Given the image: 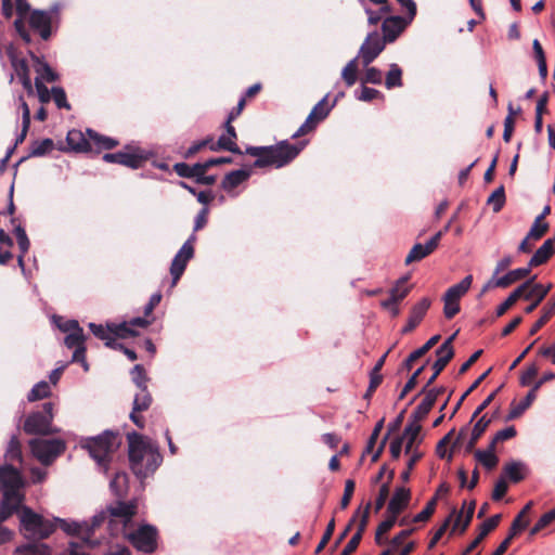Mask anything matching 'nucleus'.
<instances>
[{"label": "nucleus", "mask_w": 555, "mask_h": 555, "mask_svg": "<svg viewBox=\"0 0 555 555\" xmlns=\"http://www.w3.org/2000/svg\"><path fill=\"white\" fill-rule=\"evenodd\" d=\"M137 501H117L108 506V530L112 535H122L139 552L153 553L157 547L156 527L142 524L134 526L132 517L137 514Z\"/></svg>", "instance_id": "f257e3e1"}, {"label": "nucleus", "mask_w": 555, "mask_h": 555, "mask_svg": "<svg viewBox=\"0 0 555 555\" xmlns=\"http://www.w3.org/2000/svg\"><path fill=\"white\" fill-rule=\"evenodd\" d=\"M127 441L132 473L141 480L152 476L163 462L158 444L135 431L127 433Z\"/></svg>", "instance_id": "f03ea898"}, {"label": "nucleus", "mask_w": 555, "mask_h": 555, "mask_svg": "<svg viewBox=\"0 0 555 555\" xmlns=\"http://www.w3.org/2000/svg\"><path fill=\"white\" fill-rule=\"evenodd\" d=\"M120 443L121 437L118 433L105 430L98 436L86 438L81 446L89 452L99 468L106 473L108 469V463Z\"/></svg>", "instance_id": "7ed1b4c3"}, {"label": "nucleus", "mask_w": 555, "mask_h": 555, "mask_svg": "<svg viewBox=\"0 0 555 555\" xmlns=\"http://www.w3.org/2000/svg\"><path fill=\"white\" fill-rule=\"evenodd\" d=\"M108 516L109 514L107 508L106 511H100L96 513L90 521H77L54 517V524L55 528L59 526L66 534L79 537L82 539L83 544L90 547H95L100 544L99 540L93 539L95 530L104 522H108Z\"/></svg>", "instance_id": "20e7f679"}, {"label": "nucleus", "mask_w": 555, "mask_h": 555, "mask_svg": "<svg viewBox=\"0 0 555 555\" xmlns=\"http://www.w3.org/2000/svg\"><path fill=\"white\" fill-rule=\"evenodd\" d=\"M18 516L21 531L27 539L44 540L55 531L54 517L47 519L28 506H22Z\"/></svg>", "instance_id": "39448f33"}, {"label": "nucleus", "mask_w": 555, "mask_h": 555, "mask_svg": "<svg viewBox=\"0 0 555 555\" xmlns=\"http://www.w3.org/2000/svg\"><path fill=\"white\" fill-rule=\"evenodd\" d=\"M305 144V142L291 144L287 141H281L276 145L268 146L266 154L257 158L254 166L257 168L267 166L281 168L292 162L300 153Z\"/></svg>", "instance_id": "423d86ee"}, {"label": "nucleus", "mask_w": 555, "mask_h": 555, "mask_svg": "<svg viewBox=\"0 0 555 555\" xmlns=\"http://www.w3.org/2000/svg\"><path fill=\"white\" fill-rule=\"evenodd\" d=\"M29 446L33 455L46 466L53 463L65 450V443L60 438H34Z\"/></svg>", "instance_id": "0eeeda50"}, {"label": "nucleus", "mask_w": 555, "mask_h": 555, "mask_svg": "<svg viewBox=\"0 0 555 555\" xmlns=\"http://www.w3.org/2000/svg\"><path fill=\"white\" fill-rule=\"evenodd\" d=\"M24 487V480L18 469L10 464L0 466V491L2 496H24L21 489Z\"/></svg>", "instance_id": "6e6552de"}, {"label": "nucleus", "mask_w": 555, "mask_h": 555, "mask_svg": "<svg viewBox=\"0 0 555 555\" xmlns=\"http://www.w3.org/2000/svg\"><path fill=\"white\" fill-rule=\"evenodd\" d=\"M386 47L385 39L377 31L370 33L361 44L357 57L363 67L373 63Z\"/></svg>", "instance_id": "1a4fd4ad"}, {"label": "nucleus", "mask_w": 555, "mask_h": 555, "mask_svg": "<svg viewBox=\"0 0 555 555\" xmlns=\"http://www.w3.org/2000/svg\"><path fill=\"white\" fill-rule=\"evenodd\" d=\"M196 240L195 234H192L186 242L181 246L176 256L173 257L170 266V274L172 276L171 287H175L181 275L183 274L188 262L194 256L193 244Z\"/></svg>", "instance_id": "9d476101"}, {"label": "nucleus", "mask_w": 555, "mask_h": 555, "mask_svg": "<svg viewBox=\"0 0 555 555\" xmlns=\"http://www.w3.org/2000/svg\"><path fill=\"white\" fill-rule=\"evenodd\" d=\"M25 496H2L0 502V544H3L11 540L12 531L3 526V522L9 519L15 512H20L21 507L24 506Z\"/></svg>", "instance_id": "9b49d317"}, {"label": "nucleus", "mask_w": 555, "mask_h": 555, "mask_svg": "<svg viewBox=\"0 0 555 555\" xmlns=\"http://www.w3.org/2000/svg\"><path fill=\"white\" fill-rule=\"evenodd\" d=\"M86 335L82 331H79V333H70L67 334L64 338V344L67 348L74 349V353L72 357V362H78L83 367L85 372L89 371V364L86 360Z\"/></svg>", "instance_id": "f8f14e48"}, {"label": "nucleus", "mask_w": 555, "mask_h": 555, "mask_svg": "<svg viewBox=\"0 0 555 555\" xmlns=\"http://www.w3.org/2000/svg\"><path fill=\"white\" fill-rule=\"evenodd\" d=\"M145 159L146 155L139 150L133 152L120 151L116 153H106L103 155V160L106 163H115L132 169L140 168Z\"/></svg>", "instance_id": "ddd939ff"}, {"label": "nucleus", "mask_w": 555, "mask_h": 555, "mask_svg": "<svg viewBox=\"0 0 555 555\" xmlns=\"http://www.w3.org/2000/svg\"><path fill=\"white\" fill-rule=\"evenodd\" d=\"M57 13V8L55 7L51 11H42V10H35L30 14L29 17V24L31 28L35 30H38L40 34V37L43 40H47L51 36V23H52V15Z\"/></svg>", "instance_id": "4468645a"}, {"label": "nucleus", "mask_w": 555, "mask_h": 555, "mask_svg": "<svg viewBox=\"0 0 555 555\" xmlns=\"http://www.w3.org/2000/svg\"><path fill=\"white\" fill-rule=\"evenodd\" d=\"M410 22L411 21H409V18L405 20L401 16H390L385 18L382 24V39H385L386 43L393 42Z\"/></svg>", "instance_id": "2eb2a0df"}, {"label": "nucleus", "mask_w": 555, "mask_h": 555, "mask_svg": "<svg viewBox=\"0 0 555 555\" xmlns=\"http://www.w3.org/2000/svg\"><path fill=\"white\" fill-rule=\"evenodd\" d=\"M151 324V321L145 318H133L129 322L121 323H111L108 325L109 330L115 334V336L120 338H127L130 336H135L137 332L132 328L133 326L139 327H147Z\"/></svg>", "instance_id": "dca6fc26"}, {"label": "nucleus", "mask_w": 555, "mask_h": 555, "mask_svg": "<svg viewBox=\"0 0 555 555\" xmlns=\"http://www.w3.org/2000/svg\"><path fill=\"white\" fill-rule=\"evenodd\" d=\"M421 424L417 422V418H414V421L404 428L403 434L398 437L402 439L406 454L413 453V451L416 450L415 447L421 442Z\"/></svg>", "instance_id": "f3484780"}, {"label": "nucleus", "mask_w": 555, "mask_h": 555, "mask_svg": "<svg viewBox=\"0 0 555 555\" xmlns=\"http://www.w3.org/2000/svg\"><path fill=\"white\" fill-rule=\"evenodd\" d=\"M551 287V284L544 286L542 284H533L532 282L529 288L525 292L524 299H532L533 301L525 309V312H532L538 307V305L545 298Z\"/></svg>", "instance_id": "a211bd4d"}, {"label": "nucleus", "mask_w": 555, "mask_h": 555, "mask_svg": "<svg viewBox=\"0 0 555 555\" xmlns=\"http://www.w3.org/2000/svg\"><path fill=\"white\" fill-rule=\"evenodd\" d=\"M501 519V515L496 514L491 516L487 520H485L479 526L478 535L468 544V546L464 550L462 555H468L474 548H476L479 543L493 530L498 527L499 521Z\"/></svg>", "instance_id": "6ab92c4d"}, {"label": "nucleus", "mask_w": 555, "mask_h": 555, "mask_svg": "<svg viewBox=\"0 0 555 555\" xmlns=\"http://www.w3.org/2000/svg\"><path fill=\"white\" fill-rule=\"evenodd\" d=\"M440 393V389L433 388L426 390L424 388L423 391L421 392V395H423V398L421 399L415 410L412 412L411 416H426L431 411Z\"/></svg>", "instance_id": "aec40b11"}, {"label": "nucleus", "mask_w": 555, "mask_h": 555, "mask_svg": "<svg viewBox=\"0 0 555 555\" xmlns=\"http://www.w3.org/2000/svg\"><path fill=\"white\" fill-rule=\"evenodd\" d=\"M410 499L411 492L409 489L403 487L397 488L388 503L387 512L389 514L399 515L408 506Z\"/></svg>", "instance_id": "412c9836"}, {"label": "nucleus", "mask_w": 555, "mask_h": 555, "mask_svg": "<svg viewBox=\"0 0 555 555\" xmlns=\"http://www.w3.org/2000/svg\"><path fill=\"white\" fill-rule=\"evenodd\" d=\"M23 428L29 435L39 436L49 435L54 430L51 418H25Z\"/></svg>", "instance_id": "4be33fe9"}, {"label": "nucleus", "mask_w": 555, "mask_h": 555, "mask_svg": "<svg viewBox=\"0 0 555 555\" xmlns=\"http://www.w3.org/2000/svg\"><path fill=\"white\" fill-rule=\"evenodd\" d=\"M429 307H430V300L427 298H423L420 302H417L412 308L411 315L408 320L406 325L402 328V333L406 334V333L413 331L420 324V322L426 314Z\"/></svg>", "instance_id": "5701e85b"}, {"label": "nucleus", "mask_w": 555, "mask_h": 555, "mask_svg": "<svg viewBox=\"0 0 555 555\" xmlns=\"http://www.w3.org/2000/svg\"><path fill=\"white\" fill-rule=\"evenodd\" d=\"M251 175L250 169H237L233 170L225 175L221 182V188L225 192L233 191L236 186H238L241 183L246 181Z\"/></svg>", "instance_id": "b1692460"}, {"label": "nucleus", "mask_w": 555, "mask_h": 555, "mask_svg": "<svg viewBox=\"0 0 555 555\" xmlns=\"http://www.w3.org/2000/svg\"><path fill=\"white\" fill-rule=\"evenodd\" d=\"M554 240H546L528 262L530 269L545 263L554 254Z\"/></svg>", "instance_id": "393cba45"}, {"label": "nucleus", "mask_w": 555, "mask_h": 555, "mask_svg": "<svg viewBox=\"0 0 555 555\" xmlns=\"http://www.w3.org/2000/svg\"><path fill=\"white\" fill-rule=\"evenodd\" d=\"M527 466L520 461H511L503 468V478L516 483L525 479Z\"/></svg>", "instance_id": "a878e982"}, {"label": "nucleus", "mask_w": 555, "mask_h": 555, "mask_svg": "<svg viewBox=\"0 0 555 555\" xmlns=\"http://www.w3.org/2000/svg\"><path fill=\"white\" fill-rule=\"evenodd\" d=\"M534 278L519 285L509 296L496 308V315H503L519 298H524L525 292L529 288Z\"/></svg>", "instance_id": "bb28decb"}, {"label": "nucleus", "mask_w": 555, "mask_h": 555, "mask_svg": "<svg viewBox=\"0 0 555 555\" xmlns=\"http://www.w3.org/2000/svg\"><path fill=\"white\" fill-rule=\"evenodd\" d=\"M7 53L10 59L11 65L14 69V73L18 77L20 81L29 78L30 72L26 60L17 57L16 51L13 48V46L8 47Z\"/></svg>", "instance_id": "cd10ccee"}, {"label": "nucleus", "mask_w": 555, "mask_h": 555, "mask_svg": "<svg viewBox=\"0 0 555 555\" xmlns=\"http://www.w3.org/2000/svg\"><path fill=\"white\" fill-rule=\"evenodd\" d=\"M173 169L179 177L196 178V180L201 179L202 176L206 172L204 163H196L194 165H189L185 163H177L173 166Z\"/></svg>", "instance_id": "c85d7f7f"}, {"label": "nucleus", "mask_w": 555, "mask_h": 555, "mask_svg": "<svg viewBox=\"0 0 555 555\" xmlns=\"http://www.w3.org/2000/svg\"><path fill=\"white\" fill-rule=\"evenodd\" d=\"M31 60L35 63V70L37 73L36 78H40V80L53 82L57 79V74L50 67V65L41 60L39 56L34 54L33 52L29 53Z\"/></svg>", "instance_id": "c756f323"}, {"label": "nucleus", "mask_w": 555, "mask_h": 555, "mask_svg": "<svg viewBox=\"0 0 555 555\" xmlns=\"http://www.w3.org/2000/svg\"><path fill=\"white\" fill-rule=\"evenodd\" d=\"M472 282H473L472 275L465 276L460 283L448 288V291L446 292V294L443 296V299H449V300L459 302L460 299L462 298V296H464L467 293V291L470 288Z\"/></svg>", "instance_id": "7c9ffc66"}, {"label": "nucleus", "mask_w": 555, "mask_h": 555, "mask_svg": "<svg viewBox=\"0 0 555 555\" xmlns=\"http://www.w3.org/2000/svg\"><path fill=\"white\" fill-rule=\"evenodd\" d=\"M129 478L125 472H118L109 482V488L114 495L118 499H122L128 492Z\"/></svg>", "instance_id": "2f4dec72"}, {"label": "nucleus", "mask_w": 555, "mask_h": 555, "mask_svg": "<svg viewBox=\"0 0 555 555\" xmlns=\"http://www.w3.org/2000/svg\"><path fill=\"white\" fill-rule=\"evenodd\" d=\"M66 141L69 147L76 152H87L90 150L89 141L83 138L79 130L68 131Z\"/></svg>", "instance_id": "473e14b6"}, {"label": "nucleus", "mask_w": 555, "mask_h": 555, "mask_svg": "<svg viewBox=\"0 0 555 555\" xmlns=\"http://www.w3.org/2000/svg\"><path fill=\"white\" fill-rule=\"evenodd\" d=\"M439 339L440 335H435L430 337L422 347L411 352L404 362L405 367L410 370L412 363L427 353L439 341Z\"/></svg>", "instance_id": "72a5a7b5"}, {"label": "nucleus", "mask_w": 555, "mask_h": 555, "mask_svg": "<svg viewBox=\"0 0 555 555\" xmlns=\"http://www.w3.org/2000/svg\"><path fill=\"white\" fill-rule=\"evenodd\" d=\"M531 269L529 266L526 268H518L515 270H511L503 276H498V282L501 284V287H507L508 285L526 278L530 273Z\"/></svg>", "instance_id": "f704fd0d"}, {"label": "nucleus", "mask_w": 555, "mask_h": 555, "mask_svg": "<svg viewBox=\"0 0 555 555\" xmlns=\"http://www.w3.org/2000/svg\"><path fill=\"white\" fill-rule=\"evenodd\" d=\"M528 526V521H525L524 524H519V517H516L512 524L509 534L503 542L499 545V547L493 552L492 555H503L513 538L517 534L518 531L525 529Z\"/></svg>", "instance_id": "c9c22d12"}, {"label": "nucleus", "mask_w": 555, "mask_h": 555, "mask_svg": "<svg viewBox=\"0 0 555 555\" xmlns=\"http://www.w3.org/2000/svg\"><path fill=\"white\" fill-rule=\"evenodd\" d=\"M358 61L357 56L350 60L341 70V78L347 87H351L356 83L358 77Z\"/></svg>", "instance_id": "e433bc0d"}, {"label": "nucleus", "mask_w": 555, "mask_h": 555, "mask_svg": "<svg viewBox=\"0 0 555 555\" xmlns=\"http://www.w3.org/2000/svg\"><path fill=\"white\" fill-rule=\"evenodd\" d=\"M88 326L95 337L105 341L107 347H114L115 339L113 335L115 334L109 330L108 326L105 328L103 325L95 323H89Z\"/></svg>", "instance_id": "4c0bfd02"}, {"label": "nucleus", "mask_w": 555, "mask_h": 555, "mask_svg": "<svg viewBox=\"0 0 555 555\" xmlns=\"http://www.w3.org/2000/svg\"><path fill=\"white\" fill-rule=\"evenodd\" d=\"M140 390L141 391L134 398L133 410L129 416H134L135 413L146 411L152 403V397L146 388Z\"/></svg>", "instance_id": "58836bf2"}, {"label": "nucleus", "mask_w": 555, "mask_h": 555, "mask_svg": "<svg viewBox=\"0 0 555 555\" xmlns=\"http://www.w3.org/2000/svg\"><path fill=\"white\" fill-rule=\"evenodd\" d=\"M492 444L488 450H477L475 453L476 459L488 469H492L496 466L499 459L494 454Z\"/></svg>", "instance_id": "ea45409f"}, {"label": "nucleus", "mask_w": 555, "mask_h": 555, "mask_svg": "<svg viewBox=\"0 0 555 555\" xmlns=\"http://www.w3.org/2000/svg\"><path fill=\"white\" fill-rule=\"evenodd\" d=\"M18 553L23 555H51V548L44 543H28L17 548Z\"/></svg>", "instance_id": "a19ab883"}, {"label": "nucleus", "mask_w": 555, "mask_h": 555, "mask_svg": "<svg viewBox=\"0 0 555 555\" xmlns=\"http://www.w3.org/2000/svg\"><path fill=\"white\" fill-rule=\"evenodd\" d=\"M385 86L387 89L402 86V69L398 64H390L389 70L386 74Z\"/></svg>", "instance_id": "79ce46f5"}, {"label": "nucleus", "mask_w": 555, "mask_h": 555, "mask_svg": "<svg viewBox=\"0 0 555 555\" xmlns=\"http://www.w3.org/2000/svg\"><path fill=\"white\" fill-rule=\"evenodd\" d=\"M537 391L533 387L530 389V391L521 400H519L517 403H514L512 411L509 412L508 416H519L529 408V405L533 402L535 399Z\"/></svg>", "instance_id": "37998d69"}, {"label": "nucleus", "mask_w": 555, "mask_h": 555, "mask_svg": "<svg viewBox=\"0 0 555 555\" xmlns=\"http://www.w3.org/2000/svg\"><path fill=\"white\" fill-rule=\"evenodd\" d=\"M54 147V142L52 139H43L41 141H35L31 144L29 156L40 157L49 152H51Z\"/></svg>", "instance_id": "c03bdc74"}, {"label": "nucleus", "mask_w": 555, "mask_h": 555, "mask_svg": "<svg viewBox=\"0 0 555 555\" xmlns=\"http://www.w3.org/2000/svg\"><path fill=\"white\" fill-rule=\"evenodd\" d=\"M437 360L433 364V370L436 371V375H439L446 367L449 361L453 358L454 351L438 348L436 350Z\"/></svg>", "instance_id": "a18cd8bd"}, {"label": "nucleus", "mask_w": 555, "mask_h": 555, "mask_svg": "<svg viewBox=\"0 0 555 555\" xmlns=\"http://www.w3.org/2000/svg\"><path fill=\"white\" fill-rule=\"evenodd\" d=\"M87 133L89 135V139L100 149L111 150L117 145L116 140L108 137L100 135L94 130L88 129Z\"/></svg>", "instance_id": "49530a36"}, {"label": "nucleus", "mask_w": 555, "mask_h": 555, "mask_svg": "<svg viewBox=\"0 0 555 555\" xmlns=\"http://www.w3.org/2000/svg\"><path fill=\"white\" fill-rule=\"evenodd\" d=\"M210 149L212 151H216L217 149H222L235 154H242V151L235 143V139L225 133L218 139L217 146L211 145Z\"/></svg>", "instance_id": "de8ad7c7"}, {"label": "nucleus", "mask_w": 555, "mask_h": 555, "mask_svg": "<svg viewBox=\"0 0 555 555\" xmlns=\"http://www.w3.org/2000/svg\"><path fill=\"white\" fill-rule=\"evenodd\" d=\"M487 203L489 205H492V209L494 212L500 211L505 204L504 186L501 185L496 190H494L492 194L488 197Z\"/></svg>", "instance_id": "09e8293b"}, {"label": "nucleus", "mask_w": 555, "mask_h": 555, "mask_svg": "<svg viewBox=\"0 0 555 555\" xmlns=\"http://www.w3.org/2000/svg\"><path fill=\"white\" fill-rule=\"evenodd\" d=\"M53 321L56 324V326L66 334L77 332L79 333V331H82L78 321L76 320H64L62 317H54Z\"/></svg>", "instance_id": "8fccbe9b"}, {"label": "nucleus", "mask_w": 555, "mask_h": 555, "mask_svg": "<svg viewBox=\"0 0 555 555\" xmlns=\"http://www.w3.org/2000/svg\"><path fill=\"white\" fill-rule=\"evenodd\" d=\"M50 393L49 383L41 380L37 383L29 391L27 398L29 401H35L47 397Z\"/></svg>", "instance_id": "3c124183"}, {"label": "nucleus", "mask_w": 555, "mask_h": 555, "mask_svg": "<svg viewBox=\"0 0 555 555\" xmlns=\"http://www.w3.org/2000/svg\"><path fill=\"white\" fill-rule=\"evenodd\" d=\"M365 73L364 76L361 78V83H373V85H380L383 80V72L376 67H364Z\"/></svg>", "instance_id": "603ef678"}, {"label": "nucleus", "mask_w": 555, "mask_h": 555, "mask_svg": "<svg viewBox=\"0 0 555 555\" xmlns=\"http://www.w3.org/2000/svg\"><path fill=\"white\" fill-rule=\"evenodd\" d=\"M489 418L486 421V418H479V421L474 425L473 429L470 430V438L467 442V448L472 449L479 437L482 435L485 429L487 428L489 424Z\"/></svg>", "instance_id": "864d4df0"}, {"label": "nucleus", "mask_w": 555, "mask_h": 555, "mask_svg": "<svg viewBox=\"0 0 555 555\" xmlns=\"http://www.w3.org/2000/svg\"><path fill=\"white\" fill-rule=\"evenodd\" d=\"M397 517L398 515L389 514V516L378 525L375 533L377 544L382 543V535L387 533L395 526Z\"/></svg>", "instance_id": "5fc2aeb1"}, {"label": "nucleus", "mask_w": 555, "mask_h": 555, "mask_svg": "<svg viewBox=\"0 0 555 555\" xmlns=\"http://www.w3.org/2000/svg\"><path fill=\"white\" fill-rule=\"evenodd\" d=\"M356 98L359 101L370 102L373 101L374 99H384V95L378 90L374 88H369L365 85L361 83V88L359 92L356 93Z\"/></svg>", "instance_id": "6e6d98bb"}, {"label": "nucleus", "mask_w": 555, "mask_h": 555, "mask_svg": "<svg viewBox=\"0 0 555 555\" xmlns=\"http://www.w3.org/2000/svg\"><path fill=\"white\" fill-rule=\"evenodd\" d=\"M547 230H548L547 222L540 221V219H534L527 235L529 237L533 238V241H539L540 238L543 237V235L547 232Z\"/></svg>", "instance_id": "4d7b16f0"}, {"label": "nucleus", "mask_w": 555, "mask_h": 555, "mask_svg": "<svg viewBox=\"0 0 555 555\" xmlns=\"http://www.w3.org/2000/svg\"><path fill=\"white\" fill-rule=\"evenodd\" d=\"M555 313L554 307L546 304L542 309V315L541 318L533 324L531 327L529 334L534 335L547 321L548 319Z\"/></svg>", "instance_id": "13d9d810"}, {"label": "nucleus", "mask_w": 555, "mask_h": 555, "mask_svg": "<svg viewBox=\"0 0 555 555\" xmlns=\"http://www.w3.org/2000/svg\"><path fill=\"white\" fill-rule=\"evenodd\" d=\"M131 377L133 383L140 388L144 389L146 388V375L144 367L141 364L134 365V367L131 370Z\"/></svg>", "instance_id": "bf43d9fd"}, {"label": "nucleus", "mask_w": 555, "mask_h": 555, "mask_svg": "<svg viewBox=\"0 0 555 555\" xmlns=\"http://www.w3.org/2000/svg\"><path fill=\"white\" fill-rule=\"evenodd\" d=\"M428 256L427 250L423 244H415L405 258V263L409 264L413 261L422 260Z\"/></svg>", "instance_id": "052dcab7"}, {"label": "nucleus", "mask_w": 555, "mask_h": 555, "mask_svg": "<svg viewBox=\"0 0 555 555\" xmlns=\"http://www.w3.org/2000/svg\"><path fill=\"white\" fill-rule=\"evenodd\" d=\"M53 101L55 102V105L59 108H66L69 109L70 105L67 102L66 93L63 88L61 87H53L51 89Z\"/></svg>", "instance_id": "680f3d73"}, {"label": "nucleus", "mask_w": 555, "mask_h": 555, "mask_svg": "<svg viewBox=\"0 0 555 555\" xmlns=\"http://www.w3.org/2000/svg\"><path fill=\"white\" fill-rule=\"evenodd\" d=\"M555 520V507L541 516L534 527L531 529L530 534L533 535L538 533L540 530L548 526L551 522Z\"/></svg>", "instance_id": "e2e57ef3"}, {"label": "nucleus", "mask_w": 555, "mask_h": 555, "mask_svg": "<svg viewBox=\"0 0 555 555\" xmlns=\"http://www.w3.org/2000/svg\"><path fill=\"white\" fill-rule=\"evenodd\" d=\"M320 121H317L315 116L310 113L306 118L305 122L299 129L293 134V138H297L312 131Z\"/></svg>", "instance_id": "0e129e2a"}, {"label": "nucleus", "mask_w": 555, "mask_h": 555, "mask_svg": "<svg viewBox=\"0 0 555 555\" xmlns=\"http://www.w3.org/2000/svg\"><path fill=\"white\" fill-rule=\"evenodd\" d=\"M320 121H317L315 116L310 113L306 118L305 122L299 129L293 134V138H297L312 131Z\"/></svg>", "instance_id": "69168bd1"}, {"label": "nucleus", "mask_w": 555, "mask_h": 555, "mask_svg": "<svg viewBox=\"0 0 555 555\" xmlns=\"http://www.w3.org/2000/svg\"><path fill=\"white\" fill-rule=\"evenodd\" d=\"M436 508V499H431L423 511H421L418 514H416L413 518L414 522H424L429 519V517L434 514Z\"/></svg>", "instance_id": "338daca9"}, {"label": "nucleus", "mask_w": 555, "mask_h": 555, "mask_svg": "<svg viewBox=\"0 0 555 555\" xmlns=\"http://www.w3.org/2000/svg\"><path fill=\"white\" fill-rule=\"evenodd\" d=\"M326 100L327 95H325L321 101H319L310 112L312 113V115L315 116L317 121H322L323 119H325L331 111V107L325 106Z\"/></svg>", "instance_id": "774afa93"}]
</instances>
